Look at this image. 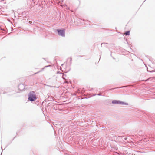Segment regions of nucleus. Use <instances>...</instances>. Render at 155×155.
<instances>
[{"instance_id": "nucleus-1", "label": "nucleus", "mask_w": 155, "mask_h": 155, "mask_svg": "<svg viewBox=\"0 0 155 155\" xmlns=\"http://www.w3.org/2000/svg\"><path fill=\"white\" fill-rule=\"evenodd\" d=\"M28 96V99L31 101H33L36 99V95L34 92H30Z\"/></svg>"}, {"instance_id": "nucleus-3", "label": "nucleus", "mask_w": 155, "mask_h": 155, "mask_svg": "<svg viewBox=\"0 0 155 155\" xmlns=\"http://www.w3.org/2000/svg\"><path fill=\"white\" fill-rule=\"evenodd\" d=\"M112 103L113 104H121V102L117 100H113Z\"/></svg>"}, {"instance_id": "nucleus-4", "label": "nucleus", "mask_w": 155, "mask_h": 155, "mask_svg": "<svg viewBox=\"0 0 155 155\" xmlns=\"http://www.w3.org/2000/svg\"><path fill=\"white\" fill-rule=\"evenodd\" d=\"M125 34L127 35H130V31H127Z\"/></svg>"}, {"instance_id": "nucleus-5", "label": "nucleus", "mask_w": 155, "mask_h": 155, "mask_svg": "<svg viewBox=\"0 0 155 155\" xmlns=\"http://www.w3.org/2000/svg\"><path fill=\"white\" fill-rule=\"evenodd\" d=\"M29 23H31V21H29Z\"/></svg>"}, {"instance_id": "nucleus-2", "label": "nucleus", "mask_w": 155, "mask_h": 155, "mask_svg": "<svg viewBox=\"0 0 155 155\" xmlns=\"http://www.w3.org/2000/svg\"><path fill=\"white\" fill-rule=\"evenodd\" d=\"M57 31L59 35L63 37L65 36L64 29H63V30H59L58 29H57Z\"/></svg>"}, {"instance_id": "nucleus-6", "label": "nucleus", "mask_w": 155, "mask_h": 155, "mask_svg": "<svg viewBox=\"0 0 155 155\" xmlns=\"http://www.w3.org/2000/svg\"><path fill=\"white\" fill-rule=\"evenodd\" d=\"M135 155V154H134V155H133V154H132V155Z\"/></svg>"}]
</instances>
